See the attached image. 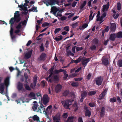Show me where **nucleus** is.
<instances>
[{"label":"nucleus","instance_id":"nucleus-1","mask_svg":"<svg viewBox=\"0 0 122 122\" xmlns=\"http://www.w3.org/2000/svg\"><path fill=\"white\" fill-rule=\"evenodd\" d=\"M25 3H24V5H19L18 6L24 11L22 12V14L26 15L27 14L28 12V10L27 9V8H29L30 7L29 6L28 7H27L26 4L29 3L28 0H25Z\"/></svg>","mask_w":122,"mask_h":122},{"label":"nucleus","instance_id":"nucleus-2","mask_svg":"<svg viewBox=\"0 0 122 122\" xmlns=\"http://www.w3.org/2000/svg\"><path fill=\"white\" fill-rule=\"evenodd\" d=\"M37 105H34L33 107V108L35 111L36 112L42 113V112H44L45 111V108L42 104H40V107H39Z\"/></svg>","mask_w":122,"mask_h":122},{"label":"nucleus","instance_id":"nucleus-3","mask_svg":"<svg viewBox=\"0 0 122 122\" xmlns=\"http://www.w3.org/2000/svg\"><path fill=\"white\" fill-rule=\"evenodd\" d=\"M15 20H17V22L19 21V20L15 19V18H12L10 20V24H11V28L10 30V33L11 37L12 39H14L15 37L13 35V29L12 26L14 24Z\"/></svg>","mask_w":122,"mask_h":122},{"label":"nucleus","instance_id":"nucleus-4","mask_svg":"<svg viewBox=\"0 0 122 122\" xmlns=\"http://www.w3.org/2000/svg\"><path fill=\"white\" fill-rule=\"evenodd\" d=\"M73 101V100H67L64 101H62L61 103L62 105L65 108L69 109V106L71 105V104L69 103L72 102Z\"/></svg>","mask_w":122,"mask_h":122},{"label":"nucleus","instance_id":"nucleus-5","mask_svg":"<svg viewBox=\"0 0 122 122\" xmlns=\"http://www.w3.org/2000/svg\"><path fill=\"white\" fill-rule=\"evenodd\" d=\"M33 51L32 50H30L24 53V57L26 59H28L31 56Z\"/></svg>","mask_w":122,"mask_h":122},{"label":"nucleus","instance_id":"nucleus-6","mask_svg":"<svg viewBox=\"0 0 122 122\" xmlns=\"http://www.w3.org/2000/svg\"><path fill=\"white\" fill-rule=\"evenodd\" d=\"M49 100V98L47 95H44L42 99L43 103L44 105H46L48 102Z\"/></svg>","mask_w":122,"mask_h":122},{"label":"nucleus","instance_id":"nucleus-7","mask_svg":"<svg viewBox=\"0 0 122 122\" xmlns=\"http://www.w3.org/2000/svg\"><path fill=\"white\" fill-rule=\"evenodd\" d=\"M103 79L102 77H100L95 79L96 84L98 86L101 85L103 81Z\"/></svg>","mask_w":122,"mask_h":122},{"label":"nucleus","instance_id":"nucleus-8","mask_svg":"<svg viewBox=\"0 0 122 122\" xmlns=\"http://www.w3.org/2000/svg\"><path fill=\"white\" fill-rule=\"evenodd\" d=\"M2 78L0 77V93L3 95V92L5 88V85L3 83L0 84V82L2 80Z\"/></svg>","mask_w":122,"mask_h":122},{"label":"nucleus","instance_id":"nucleus-9","mask_svg":"<svg viewBox=\"0 0 122 122\" xmlns=\"http://www.w3.org/2000/svg\"><path fill=\"white\" fill-rule=\"evenodd\" d=\"M60 113H57L53 118V120L54 122H60Z\"/></svg>","mask_w":122,"mask_h":122},{"label":"nucleus","instance_id":"nucleus-10","mask_svg":"<svg viewBox=\"0 0 122 122\" xmlns=\"http://www.w3.org/2000/svg\"><path fill=\"white\" fill-rule=\"evenodd\" d=\"M53 69L54 68H52L48 71V73H49L50 75H49V77L46 78L47 81L48 80V79L49 78V81H50V82H51L52 80V79L50 78V77H51L52 75V72Z\"/></svg>","mask_w":122,"mask_h":122},{"label":"nucleus","instance_id":"nucleus-11","mask_svg":"<svg viewBox=\"0 0 122 122\" xmlns=\"http://www.w3.org/2000/svg\"><path fill=\"white\" fill-rule=\"evenodd\" d=\"M26 20H24L23 21L20 23L16 27L17 29H20L22 26H25L26 25Z\"/></svg>","mask_w":122,"mask_h":122},{"label":"nucleus","instance_id":"nucleus-12","mask_svg":"<svg viewBox=\"0 0 122 122\" xmlns=\"http://www.w3.org/2000/svg\"><path fill=\"white\" fill-rule=\"evenodd\" d=\"M59 8H57L55 6L52 7L51 8V11L50 13H53V15L56 13L58 11H59Z\"/></svg>","mask_w":122,"mask_h":122},{"label":"nucleus","instance_id":"nucleus-13","mask_svg":"<svg viewBox=\"0 0 122 122\" xmlns=\"http://www.w3.org/2000/svg\"><path fill=\"white\" fill-rule=\"evenodd\" d=\"M87 92L86 91H83L82 92L81 95V98L80 101L81 102H82L83 99L86 97L87 95Z\"/></svg>","mask_w":122,"mask_h":122},{"label":"nucleus","instance_id":"nucleus-14","mask_svg":"<svg viewBox=\"0 0 122 122\" xmlns=\"http://www.w3.org/2000/svg\"><path fill=\"white\" fill-rule=\"evenodd\" d=\"M107 14L106 12H104L100 18H97V21H99L100 22V24H101L103 21V19L106 15Z\"/></svg>","mask_w":122,"mask_h":122},{"label":"nucleus","instance_id":"nucleus-15","mask_svg":"<svg viewBox=\"0 0 122 122\" xmlns=\"http://www.w3.org/2000/svg\"><path fill=\"white\" fill-rule=\"evenodd\" d=\"M90 61L89 58H83L82 59V65L84 66H86L87 64Z\"/></svg>","mask_w":122,"mask_h":122},{"label":"nucleus","instance_id":"nucleus-16","mask_svg":"<svg viewBox=\"0 0 122 122\" xmlns=\"http://www.w3.org/2000/svg\"><path fill=\"white\" fill-rule=\"evenodd\" d=\"M28 97L29 98H31V99H36V94L34 93L31 92H30L28 95Z\"/></svg>","mask_w":122,"mask_h":122},{"label":"nucleus","instance_id":"nucleus-17","mask_svg":"<svg viewBox=\"0 0 122 122\" xmlns=\"http://www.w3.org/2000/svg\"><path fill=\"white\" fill-rule=\"evenodd\" d=\"M62 88L61 86L60 85L58 84L55 86V90L56 92L57 93L60 92Z\"/></svg>","mask_w":122,"mask_h":122},{"label":"nucleus","instance_id":"nucleus-18","mask_svg":"<svg viewBox=\"0 0 122 122\" xmlns=\"http://www.w3.org/2000/svg\"><path fill=\"white\" fill-rule=\"evenodd\" d=\"M102 59V62L103 64L105 65L108 64V61L107 59L105 58V57H103Z\"/></svg>","mask_w":122,"mask_h":122},{"label":"nucleus","instance_id":"nucleus-19","mask_svg":"<svg viewBox=\"0 0 122 122\" xmlns=\"http://www.w3.org/2000/svg\"><path fill=\"white\" fill-rule=\"evenodd\" d=\"M76 118L75 117L72 116L69 117L67 119V122H73Z\"/></svg>","mask_w":122,"mask_h":122},{"label":"nucleus","instance_id":"nucleus-20","mask_svg":"<svg viewBox=\"0 0 122 122\" xmlns=\"http://www.w3.org/2000/svg\"><path fill=\"white\" fill-rule=\"evenodd\" d=\"M17 88L19 90L23 91L24 90V89H23V84L20 82L18 83V85Z\"/></svg>","mask_w":122,"mask_h":122},{"label":"nucleus","instance_id":"nucleus-21","mask_svg":"<svg viewBox=\"0 0 122 122\" xmlns=\"http://www.w3.org/2000/svg\"><path fill=\"white\" fill-rule=\"evenodd\" d=\"M20 15L19 13V12L18 11H16L15 13L14 18L15 19L19 20Z\"/></svg>","mask_w":122,"mask_h":122},{"label":"nucleus","instance_id":"nucleus-22","mask_svg":"<svg viewBox=\"0 0 122 122\" xmlns=\"http://www.w3.org/2000/svg\"><path fill=\"white\" fill-rule=\"evenodd\" d=\"M113 14V17L115 19H116L117 18L119 15V14L118 13H116V11L114 10H112Z\"/></svg>","mask_w":122,"mask_h":122},{"label":"nucleus","instance_id":"nucleus-23","mask_svg":"<svg viewBox=\"0 0 122 122\" xmlns=\"http://www.w3.org/2000/svg\"><path fill=\"white\" fill-rule=\"evenodd\" d=\"M60 72H62L64 74H66V71L62 70L61 69L59 70H57L55 71V72L56 73H58Z\"/></svg>","mask_w":122,"mask_h":122},{"label":"nucleus","instance_id":"nucleus-24","mask_svg":"<svg viewBox=\"0 0 122 122\" xmlns=\"http://www.w3.org/2000/svg\"><path fill=\"white\" fill-rule=\"evenodd\" d=\"M37 79V76H35L34 77V86H32L31 85V87L33 88H34L36 86V83Z\"/></svg>","mask_w":122,"mask_h":122},{"label":"nucleus","instance_id":"nucleus-25","mask_svg":"<svg viewBox=\"0 0 122 122\" xmlns=\"http://www.w3.org/2000/svg\"><path fill=\"white\" fill-rule=\"evenodd\" d=\"M26 95H25L24 96H23L21 98V102L22 103L28 102L26 98Z\"/></svg>","mask_w":122,"mask_h":122},{"label":"nucleus","instance_id":"nucleus-26","mask_svg":"<svg viewBox=\"0 0 122 122\" xmlns=\"http://www.w3.org/2000/svg\"><path fill=\"white\" fill-rule=\"evenodd\" d=\"M107 90L106 89H105L103 92L101 93L100 96V99H102L105 96L106 93L107 92Z\"/></svg>","mask_w":122,"mask_h":122},{"label":"nucleus","instance_id":"nucleus-27","mask_svg":"<svg viewBox=\"0 0 122 122\" xmlns=\"http://www.w3.org/2000/svg\"><path fill=\"white\" fill-rule=\"evenodd\" d=\"M109 7V6L107 4L104 5L103 7L102 11L104 12L107 11Z\"/></svg>","mask_w":122,"mask_h":122},{"label":"nucleus","instance_id":"nucleus-28","mask_svg":"<svg viewBox=\"0 0 122 122\" xmlns=\"http://www.w3.org/2000/svg\"><path fill=\"white\" fill-rule=\"evenodd\" d=\"M88 24L85 23L82 26H80L79 28V29L80 30H83L87 27L88 26Z\"/></svg>","mask_w":122,"mask_h":122},{"label":"nucleus","instance_id":"nucleus-29","mask_svg":"<svg viewBox=\"0 0 122 122\" xmlns=\"http://www.w3.org/2000/svg\"><path fill=\"white\" fill-rule=\"evenodd\" d=\"M116 28V25L114 23H112L111 25V30L113 31H114Z\"/></svg>","mask_w":122,"mask_h":122},{"label":"nucleus","instance_id":"nucleus-30","mask_svg":"<svg viewBox=\"0 0 122 122\" xmlns=\"http://www.w3.org/2000/svg\"><path fill=\"white\" fill-rule=\"evenodd\" d=\"M5 86L7 87L9 85V78L7 77L5 80Z\"/></svg>","mask_w":122,"mask_h":122},{"label":"nucleus","instance_id":"nucleus-31","mask_svg":"<svg viewBox=\"0 0 122 122\" xmlns=\"http://www.w3.org/2000/svg\"><path fill=\"white\" fill-rule=\"evenodd\" d=\"M32 118L34 121H36L38 122H40L39 118L37 115H34L33 116Z\"/></svg>","mask_w":122,"mask_h":122},{"label":"nucleus","instance_id":"nucleus-32","mask_svg":"<svg viewBox=\"0 0 122 122\" xmlns=\"http://www.w3.org/2000/svg\"><path fill=\"white\" fill-rule=\"evenodd\" d=\"M61 13V11L59 10V11H58L56 13H55L54 15L56 17H61L62 16Z\"/></svg>","mask_w":122,"mask_h":122},{"label":"nucleus","instance_id":"nucleus-33","mask_svg":"<svg viewBox=\"0 0 122 122\" xmlns=\"http://www.w3.org/2000/svg\"><path fill=\"white\" fill-rule=\"evenodd\" d=\"M73 107L75 108L74 111H76L78 109L79 107L77 105V103L75 102L73 105Z\"/></svg>","mask_w":122,"mask_h":122},{"label":"nucleus","instance_id":"nucleus-34","mask_svg":"<svg viewBox=\"0 0 122 122\" xmlns=\"http://www.w3.org/2000/svg\"><path fill=\"white\" fill-rule=\"evenodd\" d=\"M46 56V54L44 53L41 54L40 57L39 58V59L41 60H43L44 59Z\"/></svg>","mask_w":122,"mask_h":122},{"label":"nucleus","instance_id":"nucleus-35","mask_svg":"<svg viewBox=\"0 0 122 122\" xmlns=\"http://www.w3.org/2000/svg\"><path fill=\"white\" fill-rule=\"evenodd\" d=\"M116 37L115 34H112L110 35V38L111 40L112 41H114Z\"/></svg>","mask_w":122,"mask_h":122},{"label":"nucleus","instance_id":"nucleus-36","mask_svg":"<svg viewBox=\"0 0 122 122\" xmlns=\"http://www.w3.org/2000/svg\"><path fill=\"white\" fill-rule=\"evenodd\" d=\"M37 7H33L32 8L30 9L29 10V11L30 12L33 11L34 12H37L38 11L37 10Z\"/></svg>","mask_w":122,"mask_h":122},{"label":"nucleus","instance_id":"nucleus-37","mask_svg":"<svg viewBox=\"0 0 122 122\" xmlns=\"http://www.w3.org/2000/svg\"><path fill=\"white\" fill-rule=\"evenodd\" d=\"M93 13V11H91L90 13V14L89 17V20H92L94 17V14L92 16Z\"/></svg>","mask_w":122,"mask_h":122},{"label":"nucleus","instance_id":"nucleus-38","mask_svg":"<svg viewBox=\"0 0 122 122\" xmlns=\"http://www.w3.org/2000/svg\"><path fill=\"white\" fill-rule=\"evenodd\" d=\"M62 36H60L57 37H55L54 39L55 40H56V41H58L61 40L62 39Z\"/></svg>","mask_w":122,"mask_h":122},{"label":"nucleus","instance_id":"nucleus-39","mask_svg":"<svg viewBox=\"0 0 122 122\" xmlns=\"http://www.w3.org/2000/svg\"><path fill=\"white\" fill-rule=\"evenodd\" d=\"M105 110V108L103 107L101 109V115L102 117L104 114V112Z\"/></svg>","mask_w":122,"mask_h":122},{"label":"nucleus","instance_id":"nucleus-40","mask_svg":"<svg viewBox=\"0 0 122 122\" xmlns=\"http://www.w3.org/2000/svg\"><path fill=\"white\" fill-rule=\"evenodd\" d=\"M71 85L73 87H76L78 86L79 84L77 82H74L72 83Z\"/></svg>","mask_w":122,"mask_h":122},{"label":"nucleus","instance_id":"nucleus-41","mask_svg":"<svg viewBox=\"0 0 122 122\" xmlns=\"http://www.w3.org/2000/svg\"><path fill=\"white\" fill-rule=\"evenodd\" d=\"M85 115L86 116L90 117L91 115L90 112L88 110H86L85 112Z\"/></svg>","mask_w":122,"mask_h":122},{"label":"nucleus","instance_id":"nucleus-42","mask_svg":"<svg viewBox=\"0 0 122 122\" xmlns=\"http://www.w3.org/2000/svg\"><path fill=\"white\" fill-rule=\"evenodd\" d=\"M96 93L95 91L89 92L88 93V95L90 96H92L95 94Z\"/></svg>","mask_w":122,"mask_h":122},{"label":"nucleus","instance_id":"nucleus-43","mask_svg":"<svg viewBox=\"0 0 122 122\" xmlns=\"http://www.w3.org/2000/svg\"><path fill=\"white\" fill-rule=\"evenodd\" d=\"M117 38H122V32L121 31L117 33Z\"/></svg>","mask_w":122,"mask_h":122},{"label":"nucleus","instance_id":"nucleus-44","mask_svg":"<svg viewBox=\"0 0 122 122\" xmlns=\"http://www.w3.org/2000/svg\"><path fill=\"white\" fill-rule=\"evenodd\" d=\"M81 60V58L80 57L78 58L76 60H73L72 61V62H74L76 63H77L80 61Z\"/></svg>","mask_w":122,"mask_h":122},{"label":"nucleus","instance_id":"nucleus-45","mask_svg":"<svg viewBox=\"0 0 122 122\" xmlns=\"http://www.w3.org/2000/svg\"><path fill=\"white\" fill-rule=\"evenodd\" d=\"M86 1H85L80 6V8L81 9L82 8L86 5Z\"/></svg>","mask_w":122,"mask_h":122},{"label":"nucleus","instance_id":"nucleus-46","mask_svg":"<svg viewBox=\"0 0 122 122\" xmlns=\"http://www.w3.org/2000/svg\"><path fill=\"white\" fill-rule=\"evenodd\" d=\"M68 116V114L67 113H65L63 114L62 117L63 118L66 119Z\"/></svg>","mask_w":122,"mask_h":122},{"label":"nucleus","instance_id":"nucleus-47","mask_svg":"<svg viewBox=\"0 0 122 122\" xmlns=\"http://www.w3.org/2000/svg\"><path fill=\"white\" fill-rule=\"evenodd\" d=\"M109 30V29L108 27H107L105 29V30H103L102 33V35L103 36L104 33L105 32H108Z\"/></svg>","mask_w":122,"mask_h":122},{"label":"nucleus","instance_id":"nucleus-48","mask_svg":"<svg viewBox=\"0 0 122 122\" xmlns=\"http://www.w3.org/2000/svg\"><path fill=\"white\" fill-rule=\"evenodd\" d=\"M29 1V3L26 4L27 6H28V7L29 6L30 7V6H31V5L34 4V1H31L29 3V1Z\"/></svg>","mask_w":122,"mask_h":122},{"label":"nucleus","instance_id":"nucleus-49","mask_svg":"<svg viewBox=\"0 0 122 122\" xmlns=\"http://www.w3.org/2000/svg\"><path fill=\"white\" fill-rule=\"evenodd\" d=\"M40 48L41 51H43L44 50V45L43 43L41 44L40 46Z\"/></svg>","mask_w":122,"mask_h":122},{"label":"nucleus","instance_id":"nucleus-50","mask_svg":"<svg viewBox=\"0 0 122 122\" xmlns=\"http://www.w3.org/2000/svg\"><path fill=\"white\" fill-rule=\"evenodd\" d=\"M53 86H50L49 87L48 89V91L49 93L50 94H51V91H52L53 90Z\"/></svg>","mask_w":122,"mask_h":122},{"label":"nucleus","instance_id":"nucleus-51","mask_svg":"<svg viewBox=\"0 0 122 122\" xmlns=\"http://www.w3.org/2000/svg\"><path fill=\"white\" fill-rule=\"evenodd\" d=\"M117 65L120 67L122 66V60H119L118 61Z\"/></svg>","mask_w":122,"mask_h":122},{"label":"nucleus","instance_id":"nucleus-52","mask_svg":"<svg viewBox=\"0 0 122 122\" xmlns=\"http://www.w3.org/2000/svg\"><path fill=\"white\" fill-rule=\"evenodd\" d=\"M25 87V89L28 90H30L31 89L30 88L29 86L27 84H25L24 85Z\"/></svg>","mask_w":122,"mask_h":122},{"label":"nucleus","instance_id":"nucleus-53","mask_svg":"<svg viewBox=\"0 0 122 122\" xmlns=\"http://www.w3.org/2000/svg\"><path fill=\"white\" fill-rule=\"evenodd\" d=\"M61 30V29L60 28H56L54 31V33L56 34L60 31Z\"/></svg>","mask_w":122,"mask_h":122},{"label":"nucleus","instance_id":"nucleus-54","mask_svg":"<svg viewBox=\"0 0 122 122\" xmlns=\"http://www.w3.org/2000/svg\"><path fill=\"white\" fill-rule=\"evenodd\" d=\"M121 3L120 2L118 3L117 4V9L118 10H120L121 9Z\"/></svg>","mask_w":122,"mask_h":122},{"label":"nucleus","instance_id":"nucleus-55","mask_svg":"<svg viewBox=\"0 0 122 122\" xmlns=\"http://www.w3.org/2000/svg\"><path fill=\"white\" fill-rule=\"evenodd\" d=\"M53 77L54 80L58 81L59 80L58 77L57 75H54Z\"/></svg>","mask_w":122,"mask_h":122},{"label":"nucleus","instance_id":"nucleus-56","mask_svg":"<svg viewBox=\"0 0 122 122\" xmlns=\"http://www.w3.org/2000/svg\"><path fill=\"white\" fill-rule=\"evenodd\" d=\"M83 79L82 77H80L75 78L74 79L76 81H80L82 80Z\"/></svg>","mask_w":122,"mask_h":122},{"label":"nucleus","instance_id":"nucleus-57","mask_svg":"<svg viewBox=\"0 0 122 122\" xmlns=\"http://www.w3.org/2000/svg\"><path fill=\"white\" fill-rule=\"evenodd\" d=\"M110 101L112 102H114L116 101V98L114 97L110 99Z\"/></svg>","mask_w":122,"mask_h":122},{"label":"nucleus","instance_id":"nucleus-58","mask_svg":"<svg viewBox=\"0 0 122 122\" xmlns=\"http://www.w3.org/2000/svg\"><path fill=\"white\" fill-rule=\"evenodd\" d=\"M64 29L66 31L68 32L69 30V27L68 26H66L64 28Z\"/></svg>","mask_w":122,"mask_h":122},{"label":"nucleus","instance_id":"nucleus-59","mask_svg":"<svg viewBox=\"0 0 122 122\" xmlns=\"http://www.w3.org/2000/svg\"><path fill=\"white\" fill-rule=\"evenodd\" d=\"M16 102L17 104H21V99H19L16 100Z\"/></svg>","mask_w":122,"mask_h":122},{"label":"nucleus","instance_id":"nucleus-60","mask_svg":"<svg viewBox=\"0 0 122 122\" xmlns=\"http://www.w3.org/2000/svg\"><path fill=\"white\" fill-rule=\"evenodd\" d=\"M52 107V106L51 105H50L48 106L46 109V111L48 112L49 110H50L51 108Z\"/></svg>","mask_w":122,"mask_h":122},{"label":"nucleus","instance_id":"nucleus-61","mask_svg":"<svg viewBox=\"0 0 122 122\" xmlns=\"http://www.w3.org/2000/svg\"><path fill=\"white\" fill-rule=\"evenodd\" d=\"M92 0H90L88 2V5L89 7H90L92 6V5L91 4V3Z\"/></svg>","mask_w":122,"mask_h":122},{"label":"nucleus","instance_id":"nucleus-62","mask_svg":"<svg viewBox=\"0 0 122 122\" xmlns=\"http://www.w3.org/2000/svg\"><path fill=\"white\" fill-rule=\"evenodd\" d=\"M83 48L82 47H77L76 48V50L77 51H79L81 50H82Z\"/></svg>","mask_w":122,"mask_h":122},{"label":"nucleus","instance_id":"nucleus-63","mask_svg":"<svg viewBox=\"0 0 122 122\" xmlns=\"http://www.w3.org/2000/svg\"><path fill=\"white\" fill-rule=\"evenodd\" d=\"M78 122H83L82 118L81 117H79L78 119Z\"/></svg>","mask_w":122,"mask_h":122},{"label":"nucleus","instance_id":"nucleus-64","mask_svg":"<svg viewBox=\"0 0 122 122\" xmlns=\"http://www.w3.org/2000/svg\"><path fill=\"white\" fill-rule=\"evenodd\" d=\"M69 93V92L68 91H65L63 93V95L66 96H67Z\"/></svg>","mask_w":122,"mask_h":122}]
</instances>
